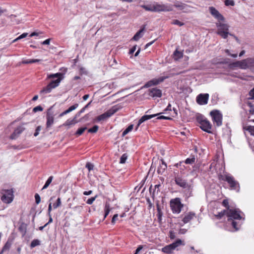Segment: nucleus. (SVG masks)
<instances>
[{"mask_svg":"<svg viewBox=\"0 0 254 254\" xmlns=\"http://www.w3.org/2000/svg\"><path fill=\"white\" fill-rule=\"evenodd\" d=\"M175 183L180 187L184 189H187L189 192V196L192 195V187L191 185L188 184L187 180L183 179L182 177L179 175H177L175 177Z\"/></svg>","mask_w":254,"mask_h":254,"instance_id":"423d86ee","label":"nucleus"},{"mask_svg":"<svg viewBox=\"0 0 254 254\" xmlns=\"http://www.w3.org/2000/svg\"><path fill=\"white\" fill-rule=\"evenodd\" d=\"M174 6L176 8H178L182 10V9H184L186 7V6H187V4L182 3H176L174 4Z\"/></svg>","mask_w":254,"mask_h":254,"instance_id":"58836bf2","label":"nucleus"},{"mask_svg":"<svg viewBox=\"0 0 254 254\" xmlns=\"http://www.w3.org/2000/svg\"><path fill=\"white\" fill-rule=\"evenodd\" d=\"M128 155L127 153L123 154L120 160V163L124 164L126 163Z\"/></svg>","mask_w":254,"mask_h":254,"instance_id":"4c0bfd02","label":"nucleus"},{"mask_svg":"<svg viewBox=\"0 0 254 254\" xmlns=\"http://www.w3.org/2000/svg\"><path fill=\"white\" fill-rule=\"evenodd\" d=\"M33 36H40L41 37H44V33L40 31H36L33 32Z\"/></svg>","mask_w":254,"mask_h":254,"instance_id":"37998d69","label":"nucleus"},{"mask_svg":"<svg viewBox=\"0 0 254 254\" xmlns=\"http://www.w3.org/2000/svg\"><path fill=\"white\" fill-rule=\"evenodd\" d=\"M2 195L1 199L5 203H11L13 199V191L11 190H4L2 191Z\"/></svg>","mask_w":254,"mask_h":254,"instance_id":"9d476101","label":"nucleus"},{"mask_svg":"<svg viewBox=\"0 0 254 254\" xmlns=\"http://www.w3.org/2000/svg\"><path fill=\"white\" fill-rule=\"evenodd\" d=\"M158 213L157 214L158 221L160 222L162 220V213L159 207H157Z\"/></svg>","mask_w":254,"mask_h":254,"instance_id":"49530a36","label":"nucleus"},{"mask_svg":"<svg viewBox=\"0 0 254 254\" xmlns=\"http://www.w3.org/2000/svg\"><path fill=\"white\" fill-rule=\"evenodd\" d=\"M53 178H54L53 176H52L49 177V178L46 182L44 186H43V188L42 189V190L47 189L49 186V185L52 182Z\"/></svg>","mask_w":254,"mask_h":254,"instance_id":"2f4dec72","label":"nucleus"},{"mask_svg":"<svg viewBox=\"0 0 254 254\" xmlns=\"http://www.w3.org/2000/svg\"><path fill=\"white\" fill-rule=\"evenodd\" d=\"M136 46H137L136 45H135L131 49H130L129 50V54H132L135 52V51L136 50Z\"/></svg>","mask_w":254,"mask_h":254,"instance_id":"680f3d73","label":"nucleus"},{"mask_svg":"<svg viewBox=\"0 0 254 254\" xmlns=\"http://www.w3.org/2000/svg\"><path fill=\"white\" fill-rule=\"evenodd\" d=\"M12 244V241H10L9 239L7 240V241L6 242V243L4 244V246L3 247L1 251L0 252V254H3V253L8 251Z\"/></svg>","mask_w":254,"mask_h":254,"instance_id":"b1692460","label":"nucleus"},{"mask_svg":"<svg viewBox=\"0 0 254 254\" xmlns=\"http://www.w3.org/2000/svg\"><path fill=\"white\" fill-rule=\"evenodd\" d=\"M49 110H50V109ZM46 118V127H50L54 123V117L52 114L50 113L49 111H48L47 113Z\"/></svg>","mask_w":254,"mask_h":254,"instance_id":"412c9836","label":"nucleus"},{"mask_svg":"<svg viewBox=\"0 0 254 254\" xmlns=\"http://www.w3.org/2000/svg\"><path fill=\"white\" fill-rule=\"evenodd\" d=\"M94 165L90 162H87L85 165V167L88 169L89 171L93 170L94 169Z\"/></svg>","mask_w":254,"mask_h":254,"instance_id":"c03bdc74","label":"nucleus"},{"mask_svg":"<svg viewBox=\"0 0 254 254\" xmlns=\"http://www.w3.org/2000/svg\"><path fill=\"white\" fill-rule=\"evenodd\" d=\"M118 215L117 214H116L113 216V217L112 219V221H111V222L113 224H114L115 223V222L117 220V219H118Z\"/></svg>","mask_w":254,"mask_h":254,"instance_id":"052dcab7","label":"nucleus"},{"mask_svg":"<svg viewBox=\"0 0 254 254\" xmlns=\"http://www.w3.org/2000/svg\"><path fill=\"white\" fill-rule=\"evenodd\" d=\"M161 164H160L159 166L158 167L157 169V173L159 174H163L165 171H166L167 166V164L165 163L164 160L162 159H161Z\"/></svg>","mask_w":254,"mask_h":254,"instance_id":"aec40b11","label":"nucleus"},{"mask_svg":"<svg viewBox=\"0 0 254 254\" xmlns=\"http://www.w3.org/2000/svg\"><path fill=\"white\" fill-rule=\"evenodd\" d=\"M43 110V108L41 106L39 105L37 107H35L33 109V112H37L38 111H42Z\"/></svg>","mask_w":254,"mask_h":254,"instance_id":"603ef678","label":"nucleus"},{"mask_svg":"<svg viewBox=\"0 0 254 254\" xmlns=\"http://www.w3.org/2000/svg\"><path fill=\"white\" fill-rule=\"evenodd\" d=\"M228 210H223L221 212H219L217 214L215 215V216L217 218V219H221L224 215L227 216Z\"/></svg>","mask_w":254,"mask_h":254,"instance_id":"7c9ffc66","label":"nucleus"},{"mask_svg":"<svg viewBox=\"0 0 254 254\" xmlns=\"http://www.w3.org/2000/svg\"><path fill=\"white\" fill-rule=\"evenodd\" d=\"M176 237L175 234L173 231H170V238L171 239H174Z\"/></svg>","mask_w":254,"mask_h":254,"instance_id":"0e129e2a","label":"nucleus"},{"mask_svg":"<svg viewBox=\"0 0 254 254\" xmlns=\"http://www.w3.org/2000/svg\"><path fill=\"white\" fill-rule=\"evenodd\" d=\"M209 12L219 22L224 21L225 18L215 7L210 6L209 7Z\"/></svg>","mask_w":254,"mask_h":254,"instance_id":"2eb2a0df","label":"nucleus"},{"mask_svg":"<svg viewBox=\"0 0 254 254\" xmlns=\"http://www.w3.org/2000/svg\"><path fill=\"white\" fill-rule=\"evenodd\" d=\"M144 29L145 26L141 28L138 32L136 33V34L132 37V40L134 41H138L140 38L142 37L143 34L142 33L144 31Z\"/></svg>","mask_w":254,"mask_h":254,"instance_id":"5701e85b","label":"nucleus"},{"mask_svg":"<svg viewBox=\"0 0 254 254\" xmlns=\"http://www.w3.org/2000/svg\"><path fill=\"white\" fill-rule=\"evenodd\" d=\"M249 97L248 99L249 100H253L254 99V87L249 91Z\"/></svg>","mask_w":254,"mask_h":254,"instance_id":"de8ad7c7","label":"nucleus"},{"mask_svg":"<svg viewBox=\"0 0 254 254\" xmlns=\"http://www.w3.org/2000/svg\"><path fill=\"white\" fill-rule=\"evenodd\" d=\"M222 205L226 208V210H228L231 209L230 208L228 199H224L222 201Z\"/></svg>","mask_w":254,"mask_h":254,"instance_id":"79ce46f5","label":"nucleus"},{"mask_svg":"<svg viewBox=\"0 0 254 254\" xmlns=\"http://www.w3.org/2000/svg\"><path fill=\"white\" fill-rule=\"evenodd\" d=\"M243 129L245 130L248 131L251 135L254 136V126H245L243 127Z\"/></svg>","mask_w":254,"mask_h":254,"instance_id":"c85d7f7f","label":"nucleus"},{"mask_svg":"<svg viewBox=\"0 0 254 254\" xmlns=\"http://www.w3.org/2000/svg\"><path fill=\"white\" fill-rule=\"evenodd\" d=\"M15 123L13 122L11 123L6 129V132L7 133L8 130L10 131L11 129H14V130L10 136V139H15L18 137L20 134L24 130V128H23L22 126L18 127L16 128H14L13 125Z\"/></svg>","mask_w":254,"mask_h":254,"instance_id":"1a4fd4ad","label":"nucleus"},{"mask_svg":"<svg viewBox=\"0 0 254 254\" xmlns=\"http://www.w3.org/2000/svg\"><path fill=\"white\" fill-rule=\"evenodd\" d=\"M161 113H159V114H153V115H144L138 121V124L137 125V126L135 128V130H136L138 128V127H139V126L142 123H143L144 122L148 120H149V119H151L154 117H157L158 116V115H159L160 114H161Z\"/></svg>","mask_w":254,"mask_h":254,"instance_id":"a211bd4d","label":"nucleus"},{"mask_svg":"<svg viewBox=\"0 0 254 254\" xmlns=\"http://www.w3.org/2000/svg\"><path fill=\"white\" fill-rule=\"evenodd\" d=\"M141 7L143 8L146 11L154 12V3L152 4L142 5H141Z\"/></svg>","mask_w":254,"mask_h":254,"instance_id":"c756f323","label":"nucleus"},{"mask_svg":"<svg viewBox=\"0 0 254 254\" xmlns=\"http://www.w3.org/2000/svg\"><path fill=\"white\" fill-rule=\"evenodd\" d=\"M161 186L160 184L156 185L154 186V190H153L152 192V197H153L155 195L156 190H157V193L159 191V187Z\"/></svg>","mask_w":254,"mask_h":254,"instance_id":"8fccbe9b","label":"nucleus"},{"mask_svg":"<svg viewBox=\"0 0 254 254\" xmlns=\"http://www.w3.org/2000/svg\"><path fill=\"white\" fill-rule=\"evenodd\" d=\"M231 68L239 67L241 68V61L233 62L229 64Z\"/></svg>","mask_w":254,"mask_h":254,"instance_id":"e433bc0d","label":"nucleus"},{"mask_svg":"<svg viewBox=\"0 0 254 254\" xmlns=\"http://www.w3.org/2000/svg\"><path fill=\"white\" fill-rule=\"evenodd\" d=\"M41 129L40 127H38L36 128L35 132H34V135L35 136H37L39 134V131Z\"/></svg>","mask_w":254,"mask_h":254,"instance_id":"69168bd1","label":"nucleus"},{"mask_svg":"<svg viewBox=\"0 0 254 254\" xmlns=\"http://www.w3.org/2000/svg\"><path fill=\"white\" fill-rule=\"evenodd\" d=\"M155 40H153L149 43H147L145 46V49H146L148 47H149L150 46H151L154 42Z\"/></svg>","mask_w":254,"mask_h":254,"instance_id":"774afa93","label":"nucleus"},{"mask_svg":"<svg viewBox=\"0 0 254 254\" xmlns=\"http://www.w3.org/2000/svg\"><path fill=\"white\" fill-rule=\"evenodd\" d=\"M78 106V104H75L72 105L68 109L66 110L64 112L61 113L59 115V117H63V116L66 115L67 114H68V113L71 112V111H73L74 110L76 109Z\"/></svg>","mask_w":254,"mask_h":254,"instance_id":"4be33fe9","label":"nucleus"},{"mask_svg":"<svg viewBox=\"0 0 254 254\" xmlns=\"http://www.w3.org/2000/svg\"><path fill=\"white\" fill-rule=\"evenodd\" d=\"M120 109V107H118V105H115L112 107L111 109L108 110L107 112L97 116L95 119V121L99 122L106 120L118 111Z\"/></svg>","mask_w":254,"mask_h":254,"instance_id":"39448f33","label":"nucleus"},{"mask_svg":"<svg viewBox=\"0 0 254 254\" xmlns=\"http://www.w3.org/2000/svg\"><path fill=\"white\" fill-rule=\"evenodd\" d=\"M148 95L152 98H160L162 96V91L157 88H152L148 90Z\"/></svg>","mask_w":254,"mask_h":254,"instance_id":"f3484780","label":"nucleus"},{"mask_svg":"<svg viewBox=\"0 0 254 254\" xmlns=\"http://www.w3.org/2000/svg\"><path fill=\"white\" fill-rule=\"evenodd\" d=\"M83 193L85 195H89L92 193V190L84 191Z\"/></svg>","mask_w":254,"mask_h":254,"instance_id":"338daca9","label":"nucleus"},{"mask_svg":"<svg viewBox=\"0 0 254 254\" xmlns=\"http://www.w3.org/2000/svg\"><path fill=\"white\" fill-rule=\"evenodd\" d=\"M40 245V242L38 239H34L33 240V248L37 246H39Z\"/></svg>","mask_w":254,"mask_h":254,"instance_id":"13d9d810","label":"nucleus"},{"mask_svg":"<svg viewBox=\"0 0 254 254\" xmlns=\"http://www.w3.org/2000/svg\"><path fill=\"white\" fill-rule=\"evenodd\" d=\"M61 81V79H57L56 80L51 81L46 87H45L41 91V92L44 93H49L51 92L52 90L58 87Z\"/></svg>","mask_w":254,"mask_h":254,"instance_id":"f8f14e48","label":"nucleus"},{"mask_svg":"<svg viewBox=\"0 0 254 254\" xmlns=\"http://www.w3.org/2000/svg\"><path fill=\"white\" fill-rule=\"evenodd\" d=\"M209 94L208 93L199 94L196 98L197 103L200 105H206L208 103Z\"/></svg>","mask_w":254,"mask_h":254,"instance_id":"dca6fc26","label":"nucleus"},{"mask_svg":"<svg viewBox=\"0 0 254 254\" xmlns=\"http://www.w3.org/2000/svg\"><path fill=\"white\" fill-rule=\"evenodd\" d=\"M219 179L227 182L231 190H236L239 191L240 190L239 183L236 181L235 178L230 174L226 173L223 175H219Z\"/></svg>","mask_w":254,"mask_h":254,"instance_id":"f03ea898","label":"nucleus"},{"mask_svg":"<svg viewBox=\"0 0 254 254\" xmlns=\"http://www.w3.org/2000/svg\"><path fill=\"white\" fill-rule=\"evenodd\" d=\"M216 25L217 27L216 33L223 38L226 39L229 35H232L228 32L229 26L228 24L218 22L216 23Z\"/></svg>","mask_w":254,"mask_h":254,"instance_id":"20e7f679","label":"nucleus"},{"mask_svg":"<svg viewBox=\"0 0 254 254\" xmlns=\"http://www.w3.org/2000/svg\"><path fill=\"white\" fill-rule=\"evenodd\" d=\"M133 127V125H130L123 132L122 136H124L127 134L129 132L131 131Z\"/></svg>","mask_w":254,"mask_h":254,"instance_id":"f704fd0d","label":"nucleus"},{"mask_svg":"<svg viewBox=\"0 0 254 254\" xmlns=\"http://www.w3.org/2000/svg\"><path fill=\"white\" fill-rule=\"evenodd\" d=\"M104 211H105V214H104V219H105V218L108 215V214H109V213L111 211L110 204L108 202H106V203L105 204Z\"/></svg>","mask_w":254,"mask_h":254,"instance_id":"a878e982","label":"nucleus"},{"mask_svg":"<svg viewBox=\"0 0 254 254\" xmlns=\"http://www.w3.org/2000/svg\"><path fill=\"white\" fill-rule=\"evenodd\" d=\"M99 127L97 125L94 126L88 129V132L89 133H95L97 131Z\"/></svg>","mask_w":254,"mask_h":254,"instance_id":"ea45409f","label":"nucleus"},{"mask_svg":"<svg viewBox=\"0 0 254 254\" xmlns=\"http://www.w3.org/2000/svg\"><path fill=\"white\" fill-rule=\"evenodd\" d=\"M173 55L174 59L177 60L183 58V53L182 52L176 50L173 53Z\"/></svg>","mask_w":254,"mask_h":254,"instance_id":"cd10ccee","label":"nucleus"},{"mask_svg":"<svg viewBox=\"0 0 254 254\" xmlns=\"http://www.w3.org/2000/svg\"><path fill=\"white\" fill-rule=\"evenodd\" d=\"M172 24L174 25H177L180 26H182L184 25V23L181 22L177 19L173 20V21L172 22Z\"/></svg>","mask_w":254,"mask_h":254,"instance_id":"a18cd8bd","label":"nucleus"},{"mask_svg":"<svg viewBox=\"0 0 254 254\" xmlns=\"http://www.w3.org/2000/svg\"><path fill=\"white\" fill-rule=\"evenodd\" d=\"M183 245H184V244H183V241L180 239L177 240L176 242L173 243L171 244L172 246L173 247V248L175 250L177 247L178 246Z\"/></svg>","mask_w":254,"mask_h":254,"instance_id":"72a5a7b5","label":"nucleus"},{"mask_svg":"<svg viewBox=\"0 0 254 254\" xmlns=\"http://www.w3.org/2000/svg\"><path fill=\"white\" fill-rule=\"evenodd\" d=\"M76 122H74V118L72 120L68 119L67 120L65 123L64 124V126H69L72 124H75Z\"/></svg>","mask_w":254,"mask_h":254,"instance_id":"09e8293b","label":"nucleus"},{"mask_svg":"<svg viewBox=\"0 0 254 254\" xmlns=\"http://www.w3.org/2000/svg\"><path fill=\"white\" fill-rule=\"evenodd\" d=\"M52 203H50L48 206V215L50 216L51 212L52 211Z\"/></svg>","mask_w":254,"mask_h":254,"instance_id":"e2e57ef3","label":"nucleus"},{"mask_svg":"<svg viewBox=\"0 0 254 254\" xmlns=\"http://www.w3.org/2000/svg\"><path fill=\"white\" fill-rule=\"evenodd\" d=\"M254 67V59L247 58L241 61V68L246 69Z\"/></svg>","mask_w":254,"mask_h":254,"instance_id":"4468645a","label":"nucleus"},{"mask_svg":"<svg viewBox=\"0 0 254 254\" xmlns=\"http://www.w3.org/2000/svg\"><path fill=\"white\" fill-rule=\"evenodd\" d=\"M182 216L183 217L182 221L183 223L186 224L189 223L195 216V213L193 212H189L186 213L184 216L183 215Z\"/></svg>","mask_w":254,"mask_h":254,"instance_id":"6ab92c4d","label":"nucleus"},{"mask_svg":"<svg viewBox=\"0 0 254 254\" xmlns=\"http://www.w3.org/2000/svg\"><path fill=\"white\" fill-rule=\"evenodd\" d=\"M28 35V33H24L23 34H22L21 35H20L19 37H18L17 38H16L15 39H14L13 41V42H15V41L19 40V39H22L23 38H25Z\"/></svg>","mask_w":254,"mask_h":254,"instance_id":"5fc2aeb1","label":"nucleus"},{"mask_svg":"<svg viewBox=\"0 0 254 254\" xmlns=\"http://www.w3.org/2000/svg\"><path fill=\"white\" fill-rule=\"evenodd\" d=\"M35 202L37 204H39L41 201V197L38 193L35 194Z\"/></svg>","mask_w":254,"mask_h":254,"instance_id":"6e6d98bb","label":"nucleus"},{"mask_svg":"<svg viewBox=\"0 0 254 254\" xmlns=\"http://www.w3.org/2000/svg\"><path fill=\"white\" fill-rule=\"evenodd\" d=\"M51 39H47L46 40L41 42L40 44L41 45H49L50 43Z\"/></svg>","mask_w":254,"mask_h":254,"instance_id":"bf43d9fd","label":"nucleus"},{"mask_svg":"<svg viewBox=\"0 0 254 254\" xmlns=\"http://www.w3.org/2000/svg\"><path fill=\"white\" fill-rule=\"evenodd\" d=\"M196 121L200 124V128L208 133H212L211 130L212 125L210 122L201 114H197L196 117Z\"/></svg>","mask_w":254,"mask_h":254,"instance_id":"7ed1b4c3","label":"nucleus"},{"mask_svg":"<svg viewBox=\"0 0 254 254\" xmlns=\"http://www.w3.org/2000/svg\"><path fill=\"white\" fill-rule=\"evenodd\" d=\"M169 77L168 76H161L159 77L158 78H153L148 82H147L143 86V88H148L152 86H155L159 84V83L164 81V80L168 78Z\"/></svg>","mask_w":254,"mask_h":254,"instance_id":"ddd939ff","label":"nucleus"},{"mask_svg":"<svg viewBox=\"0 0 254 254\" xmlns=\"http://www.w3.org/2000/svg\"><path fill=\"white\" fill-rule=\"evenodd\" d=\"M242 214H244L239 209H231V210H228L227 217L228 220L231 221L232 226L236 230H238L239 229L241 224L239 222L236 221L235 220H240L243 219L244 220L245 218L243 217Z\"/></svg>","mask_w":254,"mask_h":254,"instance_id":"f257e3e1","label":"nucleus"},{"mask_svg":"<svg viewBox=\"0 0 254 254\" xmlns=\"http://www.w3.org/2000/svg\"><path fill=\"white\" fill-rule=\"evenodd\" d=\"M183 207L184 204L181 203L180 198L176 197L171 200L170 207L173 213H180Z\"/></svg>","mask_w":254,"mask_h":254,"instance_id":"0eeeda50","label":"nucleus"},{"mask_svg":"<svg viewBox=\"0 0 254 254\" xmlns=\"http://www.w3.org/2000/svg\"><path fill=\"white\" fill-rule=\"evenodd\" d=\"M154 12L171 11L173 10L172 5L170 4H159L158 2L154 3Z\"/></svg>","mask_w":254,"mask_h":254,"instance_id":"9b49d317","label":"nucleus"},{"mask_svg":"<svg viewBox=\"0 0 254 254\" xmlns=\"http://www.w3.org/2000/svg\"><path fill=\"white\" fill-rule=\"evenodd\" d=\"M61 205V200L60 197H58L56 203L53 205L54 209H57Z\"/></svg>","mask_w":254,"mask_h":254,"instance_id":"a19ab883","label":"nucleus"},{"mask_svg":"<svg viewBox=\"0 0 254 254\" xmlns=\"http://www.w3.org/2000/svg\"><path fill=\"white\" fill-rule=\"evenodd\" d=\"M97 197V196L96 195L94 197H92L88 199L86 201V203H87L88 204H92L93 203V202H94V201L96 199Z\"/></svg>","mask_w":254,"mask_h":254,"instance_id":"864d4df0","label":"nucleus"},{"mask_svg":"<svg viewBox=\"0 0 254 254\" xmlns=\"http://www.w3.org/2000/svg\"><path fill=\"white\" fill-rule=\"evenodd\" d=\"M195 158L194 155L191 156L190 158L186 159L185 163L187 164H192L194 163Z\"/></svg>","mask_w":254,"mask_h":254,"instance_id":"473e14b6","label":"nucleus"},{"mask_svg":"<svg viewBox=\"0 0 254 254\" xmlns=\"http://www.w3.org/2000/svg\"><path fill=\"white\" fill-rule=\"evenodd\" d=\"M49 78H57V79L61 78V80L63 79V74L61 72H58L55 74H51L48 76Z\"/></svg>","mask_w":254,"mask_h":254,"instance_id":"bb28decb","label":"nucleus"},{"mask_svg":"<svg viewBox=\"0 0 254 254\" xmlns=\"http://www.w3.org/2000/svg\"><path fill=\"white\" fill-rule=\"evenodd\" d=\"M173 250L174 249L171 244H170L162 248V252L166 254H170Z\"/></svg>","mask_w":254,"mask_h":254,"instance_id":"393cba45","label":"nucleus"},{"mask_svg":"<svg viewBox=\"0 0 254 254\" xmlns=\"http://www.w3.org/2000/svg\"><path fill=\"white\" fill-rule=\"evenodd\" d=\"M86 129H87L86 127L79 128L75 133V135L77 136H79L81 135Z\"/></svg>","mask_w":254,"mask_h":254,"instance_id":"c9c22d12","label":"nucleus"},{"mask_svg":"<svg viewBox=\"0 0 254 254\" xmlns=\"http://www.w3.org/2000/svg\"><path fill=\"white\" fill-rule=\"evenodd\" d=\"M212 121L217 127H220L222 124L223 116L220 111L217 110H212L210 112Z\"/></svg>","mask_w":254,"mask_h":254,"instance_id":"6e6552de","label":"nucleus"},{"mask_svg":"<svg viewBox=\"0 0 254 254\" xmlns=\"http://www.w3.org/2000/svg\"><path fill=\"white\" fill-rule=\"evenodd\" d=\"M156 119L171 120H172V118L169 117H166V116H158Z\"/></svg>","mask_w":254,"mask_h":254,"instance_id":"4d7b16f0","label":"nucleus"},{"mask_svg":"<svg viewBox=\"0 0 254 254\" xmlns=\"http://www.w3.org/2000/svg\"><path fill=\"white\" fill-rule=\"evenodd\" d=\"M225 4L226 6H234L235 5V2L232 0H225Z\"/></svg>","mask_w":254,"mask_h":254,"instance_id":"3c124183","label":"nucleus"}]
</instances>
